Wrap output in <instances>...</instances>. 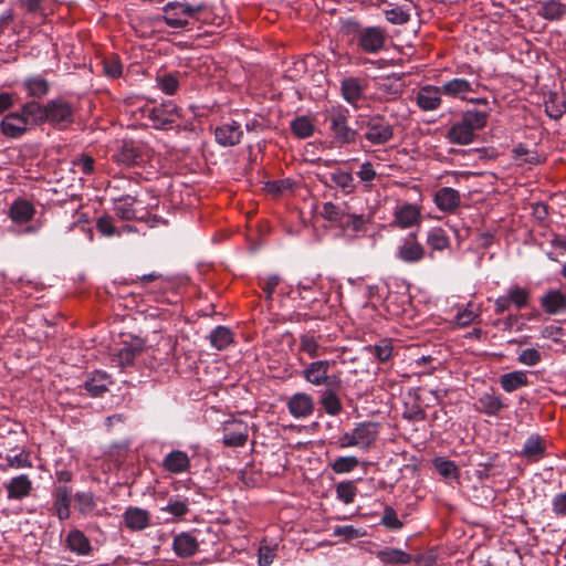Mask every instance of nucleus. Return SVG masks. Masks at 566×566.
Instances as JSON below:
<instances>
[{"mask_svg":"<svg viewBox=\"0 0 566 566\" xmlns=\"http://www.w3.org/2000/svg\"><path fill=\"white\" fill-rule=\"evenodd\" d=\"M385 17L392 24H403L410 19V14L399 7L385 10Z\"/></svg>","mask_w":566,"mask_h":566,"instance_id":"59","label":"nucleus"},{"mask_svg":"<svg viewBox=\"0 0 566 566\" xmlns=\"http://www.w3.org/2000/svg\"><path fill=\"white\" fill-rule=\"evenodd\" d=\"M181 109L171 101L159 105H146L142 113L148 118L151 126L157 129H168L181 117Z\"/></svg>","mask_w":566,"mask_h":566,"instance_id":"4","label":"nucleus"},{"mask_svg":"<svg viewBox=\"0 0 566 566\" xmlns=\"http://www.w3.org/2000/svg\"><path fill=\"white\" fill-rule=\"evenodd\" d=\"M323 125L333 140L339 145L354 144L357 130L348 125L350 112L343 105H332L322 112Z\"/></svg>","mask_w":566,"mask_h":566,"instance_id":"1","label":"nucleus"},{"mask_svg":"<svg viewBox=\"0 0 566 566\" xmlns=\"http://www.w3.org/2000/svg\"><path fill=\"white\" fill-rule=\"evenodd\" d=\"M321 345L318 339L312 333H305L300 336V350L306 353L311 358L318 357Z\"/></svg>","mask_w":566,"mask_h":566,"instance_id":"49","label":"nucleus"},{"mask_svg":"<svg viewBox=\"0 0 566 566\" xmlns=\"http://www.w3.org/2000/svg\"><path fill=\"white\" fill-rule=\"evenodd\" d=\"M331 181L342 189L345 195L354 193L356 185L350 172L337 169L331 174Z\"/></svg>","mask_w":566,"mask_h":566,"instance_id":"44","label":"nucleus"},{"mask_svg":"<svg viewBox=\"0 0 566 566\" xmlns=\"http://www.w3.org/2000/svg\"><path fill=\"white\" fill-rule=\"evenodd\" d=\"M65 545L71 552L80 556H86L92 553V546L88 537L77 528L71 530L67 533Z\"/></svg>","mask_w":566,"mask_h":566,"instance_id":"26","label":"nucleus"},{"mask_svg":"<svg viewBox=\"0 0 566 566\" xmlns=\"http://www.w3.org/2000/svg\"><path fill=\"white\" fill-rule=\"evenodd\" d=\"M359 465L358 458L354 455L338 457L333 463L329 464L331 469L336 474L349 473Z\"/></svg>","mask_w":566,"mask_h":566,"instance_id":"50","label":"nucleus"},{"mask_svg":"<svg viewBox=\"0 0 566 566\" xmlns=\"http://www.w3.org/2000/svg\"><path fill=\"white\" fill-rule=\"evenodd\" d=\"M34 214L33 206L27 200H18L10 208V217L18 223H25Z\"/></svg>","mask_w":566,"mask_h":566,"instance_id":"42","label":"nucleus"},{"mask_svg":"<svg viewBox=\"0 0 566 566\" xmlns=\"http://www.w3.org/2000/svg\"><path fill=\"white\" fill-rule=\"evenodd\" d=\"M432 463L434 469L441 476L452 480L459 479V468L453 461L448 460L446 458H436Z\"/></svg>","mask_w":566,"mask_h":566,"instance_id":"45","label":"nucleus"},{"mask_svg":"<svg viewBox=\"0 0 566 566\" xmlns=\"http://www.w3.org/2000/svg\"><path fill=\"white\" fill-rule=\"evenodd\" d=\"M209 340L212 347L223 350L233 343V333L230 328L220 325L211 331Z\"/></svg>","mask_w":566,"mask_h":566,"instance_id":"39","label":"nucleus"},{"mask_svg":"<svg viewBox=\"0 0 566 566\" xmlns=\"http://www.w3.org/2000/svg\"><path fill=\"white\" fill-rule=\"evenodd\" d=\"M314 285H262V292L268 300H271L274 293L287 295L292 300H307L303 293L311 292Z\"/></svg>","mask_w":566,"mask_h":566,"instance_id":"17","label":"nucleus"},{"mask_svg":"<svg viewBox=\"0 0 566 566\" xmlns=\"http://www.w3.org/2000/svg\"><path fill=\"white\" fill-rule=\"evenodd\" d=\"M433 201L439 210L453 212L460 206L461 196L458 190L443 187L436 192Z\"/></svg>","mask_w":566,"mask_h":566,"instance_id":"23","label":"nucleus"},{"mask_svg":"<svg viewBox=\"0 0 566 566\" xmlns=\"http://www.w3.org/2000/svg\"><path fill=\"white\" fill-rule=\"evenodd\" d=\"M48 123L60 128H66L74 122L75 107L64 97L46 102Z\"/></svg>","mask_w":566,"mask_h":566,"instance_id":"7","label":"nucleus"},{"mask_svg":"<svg viewBox=\"0 0 566 566\" xmlns=\"http://www.w3.org/2000/svg\"><path fill=\"white\" fill-rule=\"evenodd\" d=\"M8 492L9 500L20 501L31 494L32 481L27 474H20L12 478L8 483L4 484Z\"/></svg>","mask_w":566,"mask_h":566,"instance_id":"22","label":"nucleus"},{"mask_svg":"<svg viewBox=\"0 0 566 566\" xmlns=\"http://www.w3.org/2000/svg\"><path fill=\"white\" fill-rule=\"evenodd\" d=\"M103 70L106 76L116 78L122 75L123 64L117 55L112 54L103 60Z\"/></svg>","mask_w":566,"mask_h":566,"instance_id":"53","label":"nucleus"},{"mask_svg":"<svg viewBox=\"0 0 566 566\" xmlns=\"http://www.w3.org/2000/svg\"><path fill=\"white\" fill-rule=\"evenodd\" d=\"M360 117L363 138L371 146H382L389 143L395 136L394 125L381 114L366 115Z\"/></svg>","mask_w":566,"mask_h":566,"instance_id":"2","label":"nucleus"},{"mask_svg":"<svg viewBox=\"0 0 566 566\" xmlns=\"http://www.w3.org/2000/svg\"><path fill=\"white\" fill-rule=\"evenodd\" d=\"M203 9V4L191 6L182 2H169L164 7L163 20L174 29H185L189 25V19L195 18Z\"/></svg>","mask_w":566,"mask_h":566,"instance_id":"5","label":"nucleus"},{"mask_svg":"<svg viewBox=\"0 0 566 566\" xmlns=\"http://www.w3.org/2000/svg\"><path fill=\"white\" fill-rule=\"evenodd\" d=\"M113 160L118 165L126 167L139 166L148 160V155L145 148L133 142H126L113 155Z\"/></svg>","mask_w":566,"mask_h":566,"instance_id":"8","label":"nucleus"},{"mask_svg":"<svg viewBox=\"0 0 566 566\" xmlns=\"http://www.w3.org/2000/svg\"><path fill=\"white\" fill-rule=\"evenodd\" d=\"M552 512L558 518H566V492H560L553 496Z\"/></svg>","mask_w":566,"mask_h":566,"instance_id":"60","label":"nucleus"},{"mask_svg":"<svg viewBox=\"0 0 566 566\" xmlns=\"http://www.w3.org/2000/svg\"><path fill=\"white\" fill-rule=\"evenodd\" d=\"M538 14L545 20H559L566 14V4L558 0H548L542 3Z\"/></svg>","mask_w":566,"mask_h":566,"instance_id":"41","label":"nucleus"},{"mask_svg":"<svg viewBox=\"0 0 566 566\" xmlns=\"http://www.w3.org/2000/svg\"><path fill=\"white\" fill-rule=\"evenodd\" d=\"M96 229L104 237L120 234V231L114 226V218L109 214H103L96 220Z\"/></svg>","mask_w":566,"mask_h":566,"instance_id":"55","label":"nucleus"},{"mask_svg":"<svg viewBox=\"0 0 566 566\" xmlns=\"http://www.w3.org/2000/svg\"><path fill=\"white\" fill-rule=\"evenodd\" d=\"M198 545V539L193 534L184 532L175 536L172 549L177 556L186 558L197 553Z\"/></svg>","mask_w":566,"mask_h":566,"instance_id":"24","label":"nucleus"},{"mask_svg":"<svg viewBox=\"0 0 566 566\" xmlns=\"http://www.w3.org/2000/svg\"><path fill=\"white\" fill-rule=\"evenodd\" d=\"M357 448L367 450L378 438V424L371 421L358 423L354 429Z\"/></svg>","mask_w":566,"mask_h":566,"instance_id":"20","label":"nucleus"},{"mask_svg":"<svg viewBox=\"0 0 566 566\" xmlns=\"http://www.w3.org/2000/svg\"><path fill=\"white\" fill-rule=\"evenodd\" d=\"M334 361L323 359L306 365L302 370L303 378L314 386L340 387V378L337 375H329L328 370Z\"/></svg>","mask_w":566,"mask_h":566,"instance_id":"6","label":"nucleus"},{"mask_svg":"<svg viewBox=\"0 0 566 566\" xmlns=\"http://www.w3.org/2000/svg\"><path fill=\"white\" fill-rule=\"evenodd\" d=\"M500 384L504 391L513 392L528 385L527 374L524 370L503 374L500 377Z\"/></svg>","mask_w":566,"mask_h":566,"instance_id":"37","label":"nucleus"},{"mask_svg":"<svg viewBox=\"0 0 566 566\" xmlns=\"http://www.w3.org/2000/svg\"><path fill=\"white\" fill-rule=\"evenodd\" d=\"M481 83L479 81L470 82L467 78L455 77L447 81L442 86V93L452 98L465 99L470 93H478Z\"/></svg>","mask_w":566,"mask_h":566,"instance_id":"10","label":"nucleus"},{"mask_svg":"<svg viewBox=\"0 0 566 566\" xmlns=\"http://www.w3.org/2000/svg\"><path fill=\"white\" fill-rule=\"evenodd\" d=\"M291 129L298 138H308L314 133V125L306 116L296 117L291 122Z\"/></svg>","mask_w":566,"mask_h":566,"instance_id":"48","label":"nucleus"},{"mask_svg":"<svg viewBox=\"0 0 566 566\" xmlns=\"http://www.w3.org/2000/svg\"><path fill=\"white\" fill-rule=\"evenodd\" d=\"M243 132L237 122L223 124L216 128L214 137L219 145L232 147L241 142Z\"/></svg>","mask_w":566,"mask_h":566,"instance_id":"18","label":"nucleus"},{"mask_svg":"<svg viewBox=\"0 0 566 566\" xmlns=\"http://www.w3.org/2000/svg\"><path fill=\"white\" fill-rule=\"evenodd\" d=\"M22 87L29 97L41 99L48 95L51 85L46 78L40 74H36L27 77L22 82Z\"/></svg>","mask_w":566,"mask_h":566,"instance_id":"30","label":"nucleus"},{"mask_svg":"<svg viewBox=\"0 0 566 566\" xmlns=\"http://www.w3.org/2000/svg\"><path fill=\"white\" fill-rule=\"evenodd\" d=\"M140 353L142 347L139 346H124L114 355V361L122 368H125L132 366Z\"/></svg>","mask_w":566,"mask_h":566,"instance_id":"46","label":"nucleus"},{"mask_svg":"<svg viewBox=\"0 0 566 566\" xmlns=\"http://www.w3.org/2000/svg\"><path fill=\"white\" fill-rule=\"evenodd\" d=\"M72 488L65 484L55 485L52 492L53 510L60 521L70 518L72 503Z\"/></svg>","mask_w":566,"mask_h":566,"instance_id":"11","label":"nucleus"},{"mask_svg":"<svg viewBox=\"0 0 566 566\" xmlns=\"http://www.w3.org/2000/svg\"><path fill=\"white\" fill-rule=\"evenodd\" d=\"M29 127L40 126L48 123L46 103L40 104L36 101H29L20 108Z\"/></svg>","mask_w":566,"mask_h":566,"instance_id":"21","label":"nucleus"},{"mask_svg":"<svg viewBox=\"0 0 566 566\" xmlns=\"http://www.w3.org/2000/svg\"><path fill=\"white\" fill-rule=\"evenodd\" d=\"M124 522L127 528L140 531L149 525V515L147 511L139 507H129L124 513Z\"/></svg>","mask_w":566,"mask_h":566,"instance_id":"34","label":"nucleus"},{"mask_svg":"<svg viewBox=\"0 0 566 566\" xmlns=\"http://www.w3.org/2000/svg\"><path fill=\"white\" fill-rule=\"evenodd\" d=\"M336 496L345 504L354 502L357 494V488L354 481H343L336 485Z\"/></svg>","mask_w":566,"mask_h":566,"instance_id":"51","label":"nucleus"},{"mask_svg":"<svg viewBox=\"0 0 566 566\" xmlns=\"http://www.w3.org/2000/svg\"><path fill=\"white\" fill-rule=\"evenodd\" d=\"M365 85L358 77H346L340 83L343 98L353 107L357 108L364 96Z\"/></svg>","mask_w":566,"mask_h":566,"instance_id":"19","label":"nucleus"},{"mask_svg":"<svg viewBox=\"0 0 566 566\" xmlns=\"http://www.w3.org/2000/svg\"><path fill=\"white\" fill-rule=\"evenodd\" d=\"M541 305L551 315L566 313V294L558 290H549L541 297Z\"/></svg>","mask_w":566,"mask_h":566,"instance_id":"25","label":"nucleus"},{"mask_svg":"<svg viewBox=\"0 0 566 566\" xmlns=\"http://www.w3.org/2000/svg\"><path fill=\"white\" fill-rule=\"evenodd\" d=\"M513 153L515 159H520L527 164L537 165L542 161V157L536 150H531L523 144L517 145L513 149Z\"/></svg>","mask_w":566,"mask_h":566,"instance_id":"54","label":"nucleus"},{"mask_svg":"<svg viewBox=\"0 0 566 566\" xmlns=\"http://www.w3.org/2000/svg\"><path fill=\"white\" fill-rule=\"evenodd\" d=\"M505 408H507V405L500 395L494 392H484L478 399V410L488 416H497Z\"/></svg>","mask_w":566,"mask_h":566,"instance_id":"31","label":"nucleus"},{"mask_svg":"<svg viewBox=\"0 0 566 566\" xmlns=\"http://www.w3.org/2000/svg\"><path fill=\"white\" fill-rule=\"evenodd\" d=\"M350 31L355 33V40L359 50L364 53L375 54L385 48L387 34L380 27L363 28L358 23L349 24Z\"/></svg>","mask_w":566,"mask_h":566,"instance_id":"3","label":"nucleus"},{"mask_svg":"<svg viewBox=\"0 0 566 566\" xmlns=\"http://www.w3.org/2000/svg\"><path fill=\"white\" fill-rule=\"evenodd\" d=\"M381 524L391 531H398L403 526L402 522L398 518L396 511L391 506L385 507Z\"/></svg>","mask_w":566,"mask_h":566,"instance_id":"57","label":"nucleus"},{"mask_svg":"<svg viewBox=\"0 0 566 566\" xmlns=\"http://www.w3.org/2000/svg\"><path fill=\"white\" fill-rule=\"evenodd\" d=\"M0 126L2 134L10 138H19L29 129L21 109L7 114L2 118Z\"/></svg>","mask_w":566,"mask_h":566,"instance_id":"15","label":"nucleus"},{"mask_svg":"<svg viewBox=\"0 0 566 566\" xmlns=\"http://www.w3.org/2000/svg\"><path fill=\"white\" fill-rule=\"evenodd\" d=\"M75 509L82 515H88L93 513L96 507V500L93 493L91 492H77L74 495Z\"/></svg>","mask_w":566,"mask_h":566,"instance_id":"47","label":"nucleus"},{"mask_svg":"<svg viewBox=\"0 0 566 566\" xmlns=\"http://www.w3.org/2000/svg\"><path fill=\"white\" fill-rule=\"evenodd\" d=\"M94 164L95 160L93 157L87 155H81L73 160L74 167L78 168L80 171L84 175H91L94 172Z\"/></svg>","mask_w":566,"mask_h":566,"instance_id":"63","label":"nucleus"},{"mask_svg":"<svg viewBox=\"0 0 566 566\" xmlns=\"http://www.w3.org/2000/svg\"><path fill=\"white\" fill-rule=\"evenodd\" d=\"M163 468L175 474L184 473L190 468V459L186 452L174 450L165 455Z\"/></svg>","mask_w":566,"mask_h":566,"instance_id":"28","label":"nucleus"},{"mask_svg":"<svg viewBox=\"0 0 566 566\" xmlns=\"http://www.w3.org/2000/svg\"><path fill=\"white\" fill-rule=\"evenodd\" d=\"M420 209L411 203H405L395 210V223L402 229L410 228L420 221Z\"/></svg>","mask_w":566,"mask_h":566,"instance_id":"29","label":"nucleus"},{"mask_svg":"<svg viewBox=\"0 0 566 566\" xmlns=\"http://www.w3.org/2000/svg\"><path fill=\"white\" fill-rule=\"evenodd\" d=\"M442 90L434 85H424L419 88L416 95V104L423 112L438 109L442 103Z\"/></svg>","mask_w":566,"mask_h":566,"instance_id":"13","label":"nucleus"},{"mask_svg":"<svg viewBox=\"0 0 566 566\" xmlns=\"http://www.w3.org/2000/svg\"><path fill=\"white\" fill-rule=\"evenodd\" d=\"M427 245L431 251H443L450 247V239L442 228H432L427 234Z\"/></svg>","mask_w":566,"mask_h":566,"instance_id":"43","label":"nucleus"},{"mask_svg":"<svg viewBox=\"0 0 566 566\" xmlns=\"http://www.w3.org/2000/svg\"><path fill=\"white\" fill-rule=\"evenodd\" d=\"M338 388L339 387H326L319 396V403L329 416H337L343 409L340 399L336 394Z\"/></svg>","mask_w":566,"mask_h":566,"instance_id":"35","label":"nucleus"},{"mask_svg":"<svg viewBox=\"0 0 566 566\" xmlns=\"http://www.w3.org/2000/svg\"><path fill=\"white\" fill-rule=\"evenodd\" d=\"M287 408L294 418H307L314 411V400L308 394L297 392L290 398Z\"/></svg>","mask_w":566,"mask_h":566,"instance_id":"16","label":"nucleus"},{"mask_svg":"<svg viewBox=\"0 0 566 566\" xmlns=\"http://www.w3.org/2000/svg\"><path fill=\"white\" fill-rule=\"evenodd\" d=\"M542 359L541 353L535 348H526L518 354L517 360L526 366H535Z\"/></svg>","mask_w":566,"mask_h":566,"instance_id":"61","label":"nucleus"},{"mask_svg":"<svg viewBox=\"0 0 566 566\" xmlns=\"http://www.w3.org/2000/svg\"><path fill=\"white\" fill-rule=\"evenodd\" d=\"M113 384L111 376L104 370H93L86 375L83 388L91 397H101Z\"/></svg>","mask_w":566,"mask_h":566,"instance_id":"12","label":"nucleus"},{"mask_svg":"<svg viewBox=\"0 0 566 566\" xmlns=\"http://www.w3.org/2000/svg\"><path fill=\"white\" fill-rule=\"evenodd\" d=\"M373 355L381 363H386L392 355V345L389 339H381L370 348Z\"/></svg>","mask_w":566,"mask_h":566,"instance_id":"56","label":"nucleus"},{"mask_svg":"<svg viewBox=\"0 0 566 566\" xmlns=\"http://www.w3.org/2000/svg\"><path fill=\"white\" fill-rule=\"evenodd\" d=\"M424 248L417 240L416 233L408 234L398 248V258L407 263H416L423 259Z\"/></svg>","mask_w":566,"mask_h":566,"instance_id":"14","label":"nucleus"},{"mask_svg":"<svg viewBox=\"0 0 566 566\" xmlns=\"http://www.w3.org/2000/svg\"><path fill=\"white\" fill-rule=\"evenodd\" d=\"M546 454V441L538 434H531L524 442L521 455L536 462Z\"/></svg>","mask_w":566,"mask_h":566,"instance_id":"27","label":"nucleus"},{"mask_svg":"<svg viewBox=\"0 0 566 566\" xmlns=\"http://www.w3.org/2000/svg\"><path fill=\"white\" fill-rule=\"evenodd\" d=\"M530 293L526 289L515 285L510 289L506 295L500 296L495 301V312L502 314L507 311L511 305L523 308L528 304Z\"/></svg>","mask_w":566,"mask_h":566,"instance_id":"9","label":"nucleus"},{"mask_svg":"<svg viewBox=\"0 0 566 566\" xmlns=\"http://www.w3.org/2000/svg\"><path fill=\"white\" fill-rule=\"evenodd\" d=\"M488 112L475 109L465 111L461 117V122L465 124L469 127V129L473 130L474 133L476 130L483 129L488 124Z\"/></svg>","mask_w":566,"mask_h":566,"instance_id":"40","label":"nucleus"},{"mask_svg":"<svg viewBox=\"0 0 566 566\" xmlns=\"http://www.w3.org/2000/svg\"><path fill=\"white\" fill-rule=\"evenodd\" d=\"M366 219L363 214H355L347 212V216L344 220V222L340 224L343 229H350L355 232H358L364 229L366 224Z\"/></svg>","mask_w":566,"mask_h":566,"instance_id":"58","label":"nucleus"},{"mask_svg":"<svg viewBox=\"0 0 566 566\" xmlns=\"http://www.w3.org/2000/svg\"><path fill=\"white\" fill-rule=\"evenodd\" d=\"M348 210L349 206L347 202L335 203L328 201L323 205L321 216L325 220L337 223L340 227L347 216Z\"/></svg>","mask_w":566,"mask_h":566,"instance_id":"32","label":"nucleus"},{"mask_svg":"<svg viewBox=\"0 0 566 566\" xmlns=\"http://www.w3.org/2000/svg\"><path fill=\"white\" fill-rule=\"evenodd\" d=\"M174 516L181 517L189 511L187 500H172L170 499L168 505L164 509Z\"/></svg>","mask_w":566,"mask_h":566,"instance_id":"62","label":"nucleus"},{"mask_svg":"<svg viewBox=\"0 0 566 566\" xmlns=\"http://www.w3.org/2000/svg\"><path fill=\"white\" fill-rule=\"evenodd\" d=\"M137 199L130 196L118 198L114 201V212L122 220L137 219V209L135 205Z\"/></svg>","mask_w":566,"mask_h":566,"instance_id":"36","label":"nucleus"},{"mask_svg":"<svg viewBox=\"0 0 566 566\" xmlns=\"http://www.w3.org/2000/svg\"><path fill=\"white\" fill-rule=\"evenodd\" d=\"M447 138L454 145H469L474 140L475 133L460 120L449 128Z\"/></svg>","mask_w":566,"mask_h":566,"instance_id":"33","label":"nucleus"},{"mask_svg":"<svg viewBox=\"0 0 566 566\" xmlns=\"http://www.w3.org/2000/svg\"><path fill=\"white\" fill-rule=\"evenodd\" d=\"M357 176L361 182L369 184L377 177V172L370 161H365L360 165ZM366 187H368V185H366Z\"/></svg>","mask_w":566,"mask_h":566,"instance_id":"64","label":"nucleus"},{"mask_svg":"<svg viewBox=\"0 0 566 566\" xmlns=\"http://www.w3.org/2000/svg\"><path fill=\"white\" fill-rule=\"evenodd\" d=\"M238 429H224L222 442L227 447H243L248 441V428L243 423H237Z\"/></svg>","mask_w":566,"mask_h":566,"instance_id":"38","label":"nucleus"},{"mask_svg":"<svg viewBox=\"0 0 566 566\" xmlns=\"http://www.w3.org/2000/svg\"><path fill=\"white\" fill-rule=\"evenodd\" d=\"M158 87L168 95H174L179 88V81L175 74L166 73L156 77Z\"/></svg>","mask_w":566,"mask_h":566,"instance_id":"52","label":"nucleus"}]
</instances>
